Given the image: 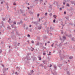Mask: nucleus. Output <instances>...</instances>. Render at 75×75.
Wrapping results in <instances>:
<instances>
[{
  "mask_svg": "<svg viewBox=\"0 0 75 75\" xmlns=\"http://www.w3.org/2000/svg\"><path fill=\"white\" fill-rule=\"evenodd\" d=\"M59 55L60 56V61L61 62L63 61H64V58H65V56L63 54L61 55L60 54H59Z\"/></svg>",
  "mask_w": 75,
  "mask_h": 75,
  "instance_id": "nucleus-1",
  "label": "nucleus"
},
{
  "mask_svg": "<svg viewBox=\"0 0 75 75\" xmlns=\"http://www.w3.org/2000/svg\"><path fill=\"white\" fill-rule=\"evenodd\" d=\"M52 74H53V75H58V74L57 72H56L55 71V69L54 70V72L52 71Z\"/></svg>",
  "mask_w": 75,
  "mask_h": 75,
  "instance_id": "nucleus-2",
  "label": "nucleus"
},
{
  "mask_svg": "<svg viewBox=\"0 0 75 75\" xmlns=\"http://www.w3.org/2000/svg\"><path fill=\"white\" fill-rule=\"evenodd\" d=\"M31 58L33 59V62H34L35 61V60H37V58H36V57H34L33 56H31Z\"/></svg>",
  "mask_w": 75,
  "mask_h": 75,
  "instance_id": "nucleus-3",
  "label": "nucleus"
},
{
  "mask_svg": "<svg viewBox=\"0 0 75 75\" xmlns=\"http://www.w3.org/2000/svg\"><path fill=\"white\" fill-rule=\"evenodd\" d=\"M42 28V26L41 25H40L39 26H38V29H39V30H41V28Z\"/></svg>",
  "mask_w": 75,
  "mask_h": 75,
  "instance_id": "nucleus-4",
  "label": "nucleus"
},
{
  "mask_svg": "<svg viewBox=\"0 0 75 75\" xmlns=\"http://www.w3.org/2000/svg\"><path fill=\"white\" fill-rule=\"evenodd\" d=\"M11 38H12V39H13V40L16 39V36L14 35L11 36Z\"/></svg>",
  "mask_w": 75,
  "mask_h": 75,
  "instance_id": "nucleus-5",
  "label": "nucleus"
},
{
  "mask_svg": "<svg viewBox=\"0 0 75 75\" xmlns=\"http://www.w3.org/2000/svg\"><path fill=\"white\" fill-rule=\"evenodd\" d=\"M20 11H21V14H23V13H24V10L20 9Z\"/></svg>",
  "mask_w": 75,
  "mask_h": 75,
  "instance_id": "nucleus-6",
  "label": "nucleus"
},
{
  "mask_svg": "<svg viewBox=\"0 0 75 75\" xmlns=\"http://www.w3.org/2000/svg\"><path fill=\"white\" fill-rule=\"evenodd\" d=\"M62 65H63V64H59L58 65V66L59 67V68H60L61 67H62Z\"/></svg>",
  "mask_w": 75,
  "mask_h": 75,
  "instance_id": "nucleus-7",
  "label": "nucleus"
},
{
  "mask_svg": "<svg viewBox=\"0 0 75 75\" xmlns=\"http://www.w3.org/2000/svg\"><path fill=\"white\" fill-rule=\"evenodd\" d=\"M26 58H27V60H31V58L29 57L26 56Z\"/></svg>",
  "mask_w": 75,
  "mask_h": 75,
  "instance_id": "nucleus-8",
  "label": "nucleus"
},
{
  "mask_svg": "<svg viewBox=\"0 0 75 75\" xmlns=\"http://www.w3.org/2000/svg\"><path fill=\"white\" fill-rule=\"evenodd\" d=\"M49 8H50L51 9V11L52 10V5H50V6H49Z\"/></svg>",
  "mask_w": 75,
  "mask_h": 75,
  "instance_id": "nucleus-9",
  "label": "nucleus"
},
{
  "mask_svg": "<svg viewBox=\"0 0 75 75\" xmlns=\"http://www.w3.org/2000/svg\"><path fill=\"white\" fill-rule=\"evenodd\" d=\"M8 68H4L3 70L4 71H6L7 70H8Z\"/></svg>",
  "mask_w": 75,
  "mask_h": 75,
  "instance_id": "nucleus-10",
  "label": "nucleus"
},
{
  "mask_svg": "<svg viewBox=\"0 0 75 75\" xmlns=\"http://www.w3.org/2000/svg\"><path fill=\"white\" fill-rule=\"evenodd\" d=\"M38 58L39 59V60H41V56H39L38 57Z\"/></svg>",
  "mask_w": 75,
  "mask_h": 75,
  "instance_id": "nucleus-11",
  "label": "nucleus"
},
{
  "mask_svg": "<svg viewBox=\"0 0 75 75\" xmlns=\"http://www.w3.org/2000/svg\"><path fill=\"white\" fill-rule=\"evenodd\" d=\"M71 40L72 41H75V40H75V38H72Z\"/></svg>",
  "mask_w": 75,
  "mask_h": 75,
  "instance_id": "nucleus-12",
  "label": "nucleus"
},
{
  "mask_svg": "<svg viewBox=\"0 0 75 75\" xmlns=\"http://www.w3.org/2000/svg\"><path fill=\"white\" fill-rule=\"evenodd\" d=\"M15 26V25L14 24L11 25V27H12V28H14Z\"/></svg>",
  "mask_w": 75,
  "mask_h": 75,
  "instance_id": "nucleus-13",
  "label": "nucleus"
},
{
  "mask_svg": "<svg viewBox=\"0 0 75 75\" xmlns=\"http://www.w3.org/2000/svg\"><path fill=\"white\" fill-rule=\"evenodd\" d=\"M63 38L64 40H66L67 38H66V37L64 36L63 37Z\"/></svg>",
  "mask_w": 75,
  "mask_h": 75,
  "instance_id": "nucleus-14",
  "label": "nucleus"
},
{
  "mask_svg": "<svg viewBox=\"0 0 75 75\" xmlns=\"http://www.w3.org/2000/svg\"><path fill=\"white\" fill-rule=\"evenodd\" d=\"M31 48H32V50H31V51H33V50H34V48H33V47H31V48H30V49H31Z\"/></svg>",
  "mask_w": 75,
  "mask_h": 75,
  "instance_id": "nucleus-15",
  "label": "nucleus"
},
{
  "mask_svg": "<svg viewBox=\"0 0 75 75\" xmlns=\"http://www.w3.org/2000/svg\"><path fill=\"white\" fill-rule=\"evenodd\" d=\"M61 42H61V43L58 45V46L59 47H61V46H62V45L61 44Z\"/></svg>",
  "mask_w": 75,
  "mask_h": 75,
  "instance_id": "nucleus-16",
  "label": "nucleus"
},
{
  "mask_svg": "<svg viewBox=\"0 0 75 75\" xmlns=\"http://www.w3.org/2000/svg\"><path fill=\"white\" fill-rule=\"evenodd\" d=\"M25 59H26V57H25L23 59V61H25Z\"/></svg>",
  "mask_w": 75,
  "mask_h": 75,
  "instance_id": "nucleus-17",
  "label": "nucleus"
},
{
  "mask_svg": "<svg viewBox=\"0 0 75 75\" xmlns=\"http://www.w3.org/2000/svg\"><path fill=\"white\" fill-rule=\"evenodd\" d=\"M71 2L72 4H74L75 3H74V1H71Z\"/></svg>",
  "mask_w": 75,
  "mask_h": 75,
  "instance_id": "nucleus-18",
  "label": "nucleus"
},
{
  "mask_svg": "<svg viewBox=\"0 0 75 75\" xmlns=\"http://www.w3.org/2000/svg\"><path fill=\"white\" fill-rule=\"evenodd\" d=\"M14 48H16V49H17V50H18V47H17V46H16L14 47Z\"/></svg>",
  "mask_w": 75,
  "mask_h": 75,
  "instance_id": "nucleus-19",
  "label": "nucleus"
},
{
  "mask_svg": "<svg viewBox=\"0 0 75 75\" xmlns=\"http://www.w3.org/2000/svg\"><path fill=\"white\" fill-rule=\"evenodd\" d=\"M16 23H17L16 22V21H14L13 22V23L14 25L16 24Z\"/></svg>",
  "mask_w": 75,
  "mask_h": 75,
  "instance_id": "nucleus-20",
  "label": "nucleus"
},
{
  "mask_svg": "<svg viewBox=\"0 0 75 75\" xmlns=\"http://www.w3.org/2000/svg\"><path fill=\"white\" fill-rule=\"evenodd\" d=\"M34 72V71L33 70H31L30 71V73L31 74H33V73Z\"/></svg>",
  "mask_w": 75,
  "mask_h": 75,
  "instance_id": "nucleus-21",
  "label": "nucleus"
},
{
  "mask_svg": "<svg viewBox=\"0 0 75 75\" xmlns=\"http://www.w3.org/2000/svg\"><path fill=\"white\" fill-rule=\"evenodd\" d=\"M7 28L8 29H9V30L11 29V28H10V27L9 26H8Z\"/></svg>",
  "mask_w": 75,
  "mask_h": 75,
  "instance_id": "nucleus-22",
  "label": "nucleus"
},
{
  "mask_svg": "<svg viewBox=\"0 0 75 75\" xmlns=\"http://www.w3.org/2000/svg\"><path fill=\"white\" fill-rule=\"evenodd\" d=\"M50 28L51 30H54V28L52 27V26L50 27Z\"/></svg>",
  "mask_w": 75,
  "mask_h": 75,
  "instance_id": "nucleus-23",
  "label": "nucleus"
},
{
  "mask_svg": "<svg viewBox=\"0 0 75 75\" xmlns=\"http://www.w3.org/2000/svg\"><path fill=\"white\" fill-rule=\"evenodd\" d=\"M40 66V67H42V68L44 67V66H43V65L42 64H40V65L39 66V67Z\"/></svg>",
  "mask_w": 75,
  "mask_h": 75,
  "instance_id": "nucleus-24",
  "label": "nucleus"
},
{
  "mask_svg": "<svg viewBox=\"0 0 75 75\" xmlns=\"http://www.w3.org/2000/svg\"><path fill=\"white\" fill-rule=\"evenodd\" d=\"M68 37H72V35L71 34H70L68 36Z\"/></svg>",
  "mask_w": 75,
  "mask_h": 75,
  "instance_id": "nucleus-25",
  "label": "nucleus"
},
{
  "mask_svg": "<svg viewBox=\"0 0 75 75\" xmlns=\"http://www.w3.org/2000/svg\"><path fill=\"white\" fill-rule=\"evenodd\" d=\"M23 21H22V20L20 21V23L23 24Z\"/></svg>",
  "mask_w": 75,
  "mask_h": 75,
  "instance_id": "nucleus-26",
  "label": "nucleus"
},
{
  "mask_svg": "<svg viewBox=\"0 0 75 75\" xmlns=\"http://www.w3.org/2000/svg\"><path fill=\"white\" fill-rule=\"evenodd\" d=\"M73 57L72 56H70L69 57V59H72V58H73Z\"/></svg>",
  "mask_w": 75,
  "mask_h": 75,
  "instance_id": "nucleus-27",
  "label": "nucleus"
},
{
  "mask_svg": "<svg viewBox=\"0 0 75 75\" xmlns=\"http://www.w3.org/2000/svg\"><path fill=\"white\" fill-rule=\"evenodd\" d=\"M3 21H2V23H1V24H2V26H3V27H4V28H5V26L3 25Z\"/></svg>",
  "mask_w": 75,
  "mask_h": 75,
  "instance_id": "nucleus-28",
  "label": "nucleus"
},
{
  "mask_svg": "<svg viewBox=\"0 0 75 75\" xmlns=\"http://www.w3.org/2000/svg\"><path fill=\"white\" fill-rule=\"evenodd\" d=\"M44 69H47V66H44Z\"/></svg>",
  "mask_w": 75,
  "mask_h": 75,
  "instance_id": "nucleus-29",
  "label": "nucleus"
},
{
  "mask_svg": "<svg viewBox=\"0 0 75 75\" xmlns=\"http://www.w3.org/2000/svg\"><path fill=\"white\" fill-rule=\"evenodd\" d=\"M61 34H62L63 33H64V32L63 31V30H61Z\"/></svg>",
  "mask_w": 75,
  "mask_h": 75,
  "instance_id": "nucleus-30",
  "label": "nucleus"
},
{
  "mask_svg": "<svg viewBox=\"0 0 75 75\" xmlns=\"http://www.w3.org/2000/svg\"><path fill=\"white\" fill-rule=\"evenodd\" d=\"M29 30L30 32H32V29H31V28H30L29 29Z\"/></svg>",
  "mask_w": 75,
  "mask_h": 75,
  "instance_id": "nucleus-31",
  "label": "nucleus"
},
{
  "mask_svg": "<svg viewBox=\"0 0 75 75\" xmlns=\"http://www.w3.org/2000/svg\"><path fill=\"white\" fill-rule=\"evenodd\" d=\"M39 44H40V42H38L37 43L36 45H39Z\"/></svg>",
  "mask_w": 75,
  "mask_h": 75,
  "instance_id": "nucleus-32",
  "label": "nucleus"
},
{
  "mask_svg": "<svg viewBox=\"0 0 75 75\" xmlns=\"http://www.w3.org/2000/svg\"><path fill=\"white\" fill-rule=\"evenodd\" d=\"M51 52H49V54H47V55H51Z\"/></svg>",
  "mask_w": 75,
  "mask_h": 75,
  "instance_id": "nucleus-33",
  "label": "nucleus"
},
{
  "mask_svg": "<svg viewBox=\"0 0 75 75\" xmlns=\"http://www.w3.org/2000/svg\"><path fill=\"white\" fill-rule=\"evenodd\" d=\"M59 38H60L59 39V40H61V41H62V38H61V37H60Z\"/></svg>",
  "mask_w": 75,
  "mask_h": 75,
  "instance_id": "nucleus-34",
  "label": "nucleus"
},
{
  "mask_svg": "<svg viewBox=\"0 0 75 75\" xmlns=\"http://www.w3.org/2000/svg\"><path fill=\"white\" fill-rule=\"evenodd\" d=\"M56 20L55 19H54L53 21V22L54 23H55V21Z\"/></svg>",
  "mask_w": 75,
  "mask_h": 75,
  "instance_id": "nucleus-35",
  "label": "nucleus"
},
{
  "mask_svg": "<svg viewBox=\"0 0 75 75\" xmlns=\"http://www.w3.org/2000/svg\"><path fill=\"white\" fill-rule=\"evenodd\" d=\"M9 20L8 21V22H10L11 19L10 18H9Z\"/></svg>",
  "mask_w": 75,
  "mask_h": 75,
  "instance_id": "nucleus-36",
  "label": "nucleus"
},
{
  "mask_svg": "<svg viewBox=\"0 0 75 75\" xmlns=\"http://www.w3.org/2000/svg\"><path fill=\"white\" fill-rule=\"evenodd\" d=\"M27 37H30V35H29V34L28 35V36Z\"/></svg>",
  "mask_w": 75,
  "mask_h": 75,
  "instance_id": "nucleus-37",
  "label": "nucleus"
},
{
  "mask_svg": "<svg viewBox=\"0 0 75 75\" xmlns=\"http://www.w3.org/2000/svg\"><path fill=\"white\" fill-rule=\"evenodd\" d=\"M2 20H3V21H5V20H6V18H3Z\"/></svg>",
  "mask_w": 75,
  "mask_h": 75,
  "instance_id": "nucleus-38",
  "label": "nucleus"
},
{
  "mask_svg": "<svg viewBox=\"0 0 75 75\" xmlns=\"http://www.w3.org/2000/svg\"><path fill=\"white\" fill-rule=\"evenodd\" d=\"M35 25L38 24V22H35Z\"/></svg>",
  "mask_w": 75,
  "mask_h": 75,
  "instance_id": "nucleus-39",
  "label": "nucleus"
},
{
  "mask_svg": "<svg viewBox=\"0 0 75 75\" xmlns=\"http://www.w3.org/2000/svg\"><path fill=\"white\" fill-rule=\"evenodd\" d=\"M66 6H68V7H69V4H67L66 5Z\"/></svg>",
  "mask_w": 75,
  "mask_h": 75,
  "instance_id": "nucleus-40",
  "label": "nucleus"
},
{
  "mask_svg": "<svg viewBox=\"0 0 75 75\" xmlns=\"http://www.w3.org/2000/svg\"><path fill=\"white\" fill-rule=\"evenodd\" d=\"M29 13H30V14H33V12H32L31 11H30Z\"/></svg>",
  "mask_w": 75,
  "mask_h": 75,
  "instance_id": "nucleus-41",
  "label": "nucleus"
},
{
  "mask_svg": "<svg viewBox=\"0 0 75 75\" xmlns=\"http://www.w3.org/2000/svg\"><path fill=\"white\" fill-rule=\"evenodd\" d=\"M46 54V53L45 52L43 53V55H45Z\"/></svg>",
  "mask_w": 75,
  "mask_h": 75,
  "instance_id": "nucleus-42",
  "label": "nucleus"
},
{
  "mask_svg": "<svg viewBox=\"0 0 75 75\" xmlns=\"http://www.w3.org/2000/svg\"><path fill=\"white\" fill-rule=\"evenodd\" d=\"M37 39H38V40H40V38L39 37H38Z\"/></svg>",
  "mask_w": 75,
  "mask_h": 75,
  "instance_id": "nucleus-43",
  "label": "nucleus"
},
{
  "mask_svg": "<svg viewBox=\"0 0 75 75\" xmlns=\"http://www.w3.org/2000/svg\"><path fill=\"white\" fill-rule=\"evenodd\" d=\"M44 38H45V39L47 38V36H44Z\"/></svg>",
  "mask_w": 75,
  "mask_h": 75,
  "instance_id": "nucleus-44",
  "label": "nucleus"
},
{
  "mask_svg": "<svg viewBox=\"0 0 75 75\" xmlns=\"http://www.w3.org/2000/svg\"><path fill=\"white\" fill-rule=\"evenodd\" d=\"M54 67L55 69H56V68H57V66H56L55 65L54 66Z\"/></svg>",
  "mask_w": 75,
  "mask_h": 75,
  "instance_id": "nucleus-45",
  "label": "nucleus"
},
{
  "mask_svg": "<svg viewBox=\"0 0 75 75\" xmlns=\"http://www.w3.org/2000/svg\"><path fill=\"white\" fill-rule=\"evenodd\" d=\"M65 71H68V68H67L66 69H64Z\"/></svg>",
  "mask_w": 75,
  "mask_h": 75,
  "instance_id": "nucleus-46",
  "label": "nucleus"
},
{
  "mask_svg": "<svg viewBox=\"0 0 75 75\" xmlns=\"http://www.w3.org/2000/svg\"><path fill=\"white\" fill-rule=\"evenodd\" d=\"M13 4L14 6H16V2H14Z\"/></svg>",
  "mask_w": 75,
  "mask_h": 75,
  "instance_id": "nucleus-47",
  "label": "nucleus"
},
{
  "mask_svg": "<svg viewBox=\"0 0 75 75\" xmlns=\"http://www.w3.org/2000/svg\"><path fill=\"white\" fill-rule=\"evenodd\" d=\"M54 43H53L51 45V46L52 47H54Z\"/></svg>",
  "mask_w": 75,
  "mask_h": 75,
  "instance_id": "nucleus-48",
  "label": "nucleus"
},
{
  "mask_svg": "<svg viewBox=\"0 0 75 75\" xmlns=\"http://www.w3.org/2000/svg\"><path fill=\"white\" fill-rule=\"evenodd\" d=\"M70 10H73V8L72 7H71V8L70 9Z\"/></svg>",
  "mask_w": 75,
  "mask_h": 75,
  "instance_id": "nucleus-49",
  "label": "nucleus"
},
{
  "mask_svg": "<svg viewBox=\"0 0 75 75\" xmlns=\"http://www.w3.org/2000/svg\"><path fill=\"white\" fill-rule=\"evenodd\" d=\"M17 24L20 25V22H17Z\"/></svg>",
  "mask_w": 75,
  "mask_h": 75,
  "instance_id": "nucleus-50",
  "label": "nucleus"
},
{
  "mask_svg": "<svg viewBox=\"0 0 75 75\" xmlns=\"http://www.w3.org/2000/svg\"><path fill=\"white\" fill-rule=\"evenodd\" d=\"M64 14H67V12H66V11L64 12Z\"/></svg>",
  "mask_w": 75,
  "mask_h": 75,
  "instance_id": "nucleus-51",
  "label": "nucleus"
},
{
  "mask_svg": "<svg viewBox=\"0 0 75 75\" xmlns=\"http://www.w3.org/2000/svg\"><path fill=\"white\" fill-rule=\"evenodd\" d=\"M31 42L32 44H33L34 42V41L32 40L31 41Z\"/></svg>",
  "mask_w": 75,
  "mask_h": 75,
  "instance_id": "nucleus-52",
  "label": "nucleus"
},
{
  "mask_svg": "<svg viewBox=\"0 0 75 75\" xmlns=\"http://www.w3.org/2000/svg\"><path fill=\"white\" fill-rule=\"evenodd\" d=\"M39 16H40V14L39 13H38L37 14V17H39Z\"/></svg>",
  "mask_w": 75,
  "mask_h": 75,
  "instance_id": "nucleus-53",
  "label": "nucleus"
},
{
  "mask_svg": "<svg viewBox=\"0 0 75 75\" xmlns=\"http://www.w3.org/2000/svg\"><path fill=\"white\" fill-rule=\"evenodd\" d=\"M23 16H26H26L25 15V14H23Z\"/></svg>",
  "mask_w": 75,
  "mask_h": 75,
  "instance_id": "nucleus-54",
  "label": "nucleus"
},
{
  "mask_svg": "<svg viewBox=\"0 0 75 75\" xmlns=\"http://www.w3.org/2000/svg\"><path fill=\"white\" fill-rule=\"evenodd\" d=\"M14 31H17V29L15 28L14 29Z\"/></svg>",
  "mask_w": 75,
  "mask_h": 75,
  "instance_id": "nucleus-55",
  "label": "nucleus"
},
{
  "mask_svg": "<svg viewBox=\"0 0 75 75\" xmlns=\"http://www.w3.org/2000/svg\"><path fill=\"white\" fill-rule=\"evenodd\" d=\"M16 34H17V35H18L20 36V35H19V34H18V32H16Z\"/></svg>",
  "mask_w": 75,
  "mask_h": 75,
  "instance_id": "nucleus-56",
  "label": "nucleus"
},
{
  "mask_svg": "<svg viewBox=\"0 0 75 75\" xmlns=\"http://www.w3.org/2000/svg\"><path fill=\"white\" fill-rule=\"evenodd\" d=\"M50 16H52V13H50L49 14Z\"/></svg>",
  "mask_w": 75,
  "mask_h": 75,
  "instance_id": "nucleus-57",
  "label": "nucleus"
},
{
  "mask_svg": "<svg viewBox=\"0 0 75 75\" xmlns=\"http://www.w3.org/2000/svg\"><path fill=\"white\" fill-rule=\"evenodd\" d=\"M1 52H2V50H0V53H1Z\"/></svg>",
  "mask_w": 75,
  "mask_h": 75,
  "instance_id": "nucleus-58",
  "label": "nucleus"
},
{
  "mask_svg": "<svg viewBox=\"0 0 75 75\" xmlns=\"http://www.w3.org/2000/svg\"><path fill=\"white\" fill-rule=\"evenodd\" d=\"M47 12H46L45 13V16H47Z\"/></svg>",
  "mask_w": 75,
  "mask_h": 75,
  "instance_id": "nucleus-59",
  "label": "nucleus"
},
{
  "mask_svg": "<svg viewBox=\"0 0 75 75\" xmlns=\"http://www.w3.org/2000/svg\"><path fill=\"white\" fill-rule=\"evenodd\" d=\"M11 49H10L9 50V52H11Z\"/></svg>",
  "mask_w": 75,
  "mask_h": 75,
  "instance_id": "nucleus-60",
  "label": "nucleus"
},
{
  "mask_svg": "<svg viewBox=\"0 0 75 75\" xmlns=\"http://www.w3.org/2000/svg\"><path fill=\"white\" fill-rule=\"evenodd\" d=\"M9 8V7H8V6H7V10H8Z\"/></svg>",
  "mask_w": 75,
  "mask_h": 75,
  "instance_id": "nucleus-61",
  "label": "nucleus"
},
{
  "mask_svg": "<svg viewBox=\"0 0 75 75\" xmlns=\"http://www.w3.org/2000/svg\"><path fill=\"white\" fill-rule=\"evenodd\" d=\"M60 10H62V8L60 7L59 8Z\"/></svg>",
  "mask_w": 75,
  "mask_h": 75,
  "instance_id": "nucleus-62",
  "label": "nucleus"
},
{
  "mask_svg": "<svg viewBox=\"0 0 75 75\" xmlns=\"http://www.w3.org/2000/svg\"><path fill=\"white\" fill-rule=\"evenodd\" d=\"M31 75V74L30 73H29L28 74V75Z\"/></svg>",
  "mask_w": 75,
  "mask_h": 75,
  "instance_id": "nucleus-63",
  "label": "nucleus"
},
{
  "mask_svg": "<svg viewBox=\"0 0 75 75\" xmlns=\"http://www.w3.org/2000/svg\"><path fill=\"white\" fill-rule=\"evenodd\" d=\"M52 67V64H50V67Z\"/></svg>",
  "mask_w": 75,
  "mask_h": 75,
  "instance_id": "nucleus-64",
  "label": "nucleus"
}]
</instances>
